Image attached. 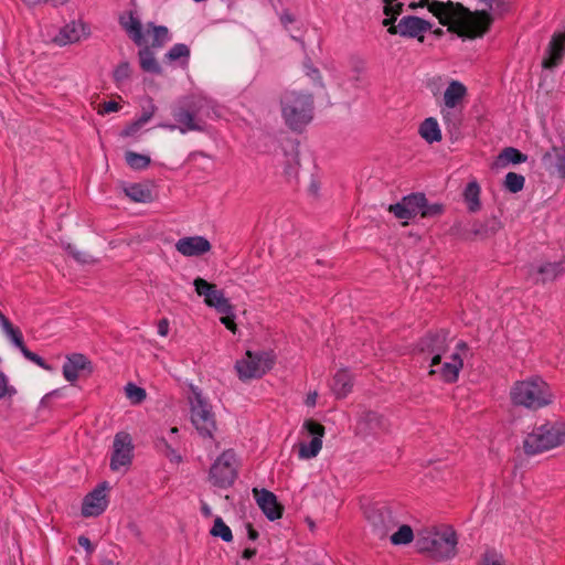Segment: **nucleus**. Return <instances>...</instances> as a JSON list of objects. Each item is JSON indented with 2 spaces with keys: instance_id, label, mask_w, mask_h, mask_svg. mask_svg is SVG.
<instances>
[{
  "instance_id": "nucleus-1",
  "label": "nucleus",
  "mask_w": 565,
  "mask_h": 565,
  "mask_svg": "<svg viewBox=\"0 0 565 565\" xmlns=\"http://www.w3.org/2000/svg\"><path fill=\"white\" fill-rule=\"evenodd\" d=\"M427 8L440 24L460 38L478 39L487 34L492 25V18L486 11H471L460 2L419 0L412 2L411 9Z\"/></svg>"
},
{
  "instance_id": "nucleus-2",
  "label": "nucleus",
  "mask_w": 565,
  "mask_h": 565,
  "mask_svg": "<svg viewBox=\"0 0 565 565\" xmlns=\"http://www.w3.org/2000/svg\"><path fill=\"white\" fill-rule=\"evenodd\" d=\"M458 537L450 526L443 531L437 527H427L418 531L416 547L419 553L427 554L437 562L454 558L457 555Z\"/></svg>"
},
{
  "instance_id": "nucleus-3",
  "label": "nucleus",
  "mask_w": 565,
  "mask_h": 565,
  "mask_svg": "<svg viewBox=\"0 0 565 565\" xmlns=\"http://www.w3.org/2000/svg\"><path fill=\"white\" fill-rule=\"evenodd\" d=\"M315 102L310 93L287 89L280 96L281 117L292 131L302 129L313 118Z\"/></svg>"
},
{
  "instance_id": "nucleus-4",
  "label": "nucleus",
  "mask_w": 565,
  "mask_h": 565,
  "mask_svg": "<svg viewBox=\"0 0 565 565\" xmlns=\"http://www.w3.org/2000/svg\"><path fill=\"white\" fill-rule=\"evenodd\" d=\"M513 405L529 409H539L552 403V392L548 384L540 376L515 382L510 390Z\"/></svg>"
},
{
  "instance_id": "nucleus-5",
  "label": "nucleus",
  "mask_w": 565,
  "mask_h": 565,
  "mask_svg": "<svg viewBox=\"0 0 565 565\" xmlns=\"http://www.w3.org/2000/svg\"><path fill=\"white\" fill-rule=\"evenodd\" d=\"M565 443V433L555 424L546 423L535 427L523 440L524 452L537 455Z\"/></svg>"
},
{
  "instance_id": "nucleus-6",
  "label": "nucleus",
  "mask_w": 565,
  "mask_h": 565,
  "mask_svg": "<svg viewBox=\"0 0 565 565\" xmlns=\"http://www.w3.org/2000/svg\"><path fill=\"white\" fill-rule=\"evenodd\" d=\"M191 423L199 435L203 438H213L216 430L215 414L211 404L203 397L198 388H192V395L189 396Z\"/></svg>"
},
{
  "instance_id": "nucleus-7",
  "label": "nucleus",
  "mask_w": 565,
  "mask_h": 565,
  "mask_svg": "<svg viewBox=\"0 0 565 565\" xmlns=\"http://www.w3.org/2000/svg\"><path fill=\"white\" fill-rule=\"evenodd\" d=\"M207 102L203 98L193 99L186 107H179L173 110L172 116L179 126L173 124H161L160 127L170 130L179 129L182 134L188 131H203L204 126L201 115Z\"/></svg>"
},
{
  "instance_id": "nucleus-8",
  "label": "nucleus",
  "mask_w": 565,
  "mask_h": 565,
  "mask_svg": "<svg viewBox=\"0 0 565 565\" xmlns=\"http://www.w3.org/2000/svg\"><path fill=\"white\" fill-rule=\"evenodd\" d=\"M238 476V463L234 450L223 451L210 468V481L213 486L227 489Z\"/></svg>"
},
{
  "instance_id": "nucleus-9",
  "label": "nucleus",
  "mask_w": 565,
  "mask_h": 565,
  "mask_svg": "<svg viewBox=\"0 0 565 565\" xmlns=\"http://www.w3.org/2000/svg\"><path fill=\"white\" fill-rule=\"evenodd\" d=\"M467 94V87L461 82L452 79L448 84L444 92V106L440 109L445 124L452 125L454 127L458 126L460 119L456 116V111L462 109Z\"/></svg>"
},
{
  "instance_id": "nucleus-10",
  "label": "nucleus",
  "mask_w": 565,
  "mask_h": 565,
  "mask_svg": "<svg viewBox=\"0 0 565 565\" xmlns=\"http://www.w3.org/2000/svg\"><path fill=\"white\" fill-rule=\"evenodd\" d=\"M273 366L269 353L246 351L245 356L235 364L241 380L262 377Z\"/></svg>"
},
{
  "instance_id": "nucleus-11",
  "label": "nucleus",
  "mask_w": 565,
  "mask_h": 565,
  "mask_svg": "<svg viewBox=\"0 0 565 565\" xmlns=\"http://www.w3.org/2000/svg\"><path fill=\"white\" fill-rule=\"evenodd\" d=\"M134 458V445L128 433L119 431L115 435L113 452L110 457V469L118 471L131 465Z\"/></svg>"
},
{
  "instance_id": "nucleus-12",
  "label": "nucleus",
  "mask_w": 565,
  "mask_h": 565,
  "mask_svg": "<svg viewBox=\"0 0 565 565\" xmlns=\"http://www.w3.org/2000/svg\"><path fill=\"white\" fill-rule=\"evenodd\" d=\"M431 23L425 19L416 15L403 17L397 26L387 29V32L392 35L399 34L404 38L417 39L418 42L423 43L425 40V33L431 29Z\"/></svg>"
},
{
  "instance_id": "nucleus-13",
  "label": "nucleus",
  "mask_w": 565,
  "mask_h": 565,
  "mask_svg": "<svg viewBox=\"0 0 565 565\" xmlns=\"http://www.w3.org/2000/svg\"><path fill=\"white\" fill-rule=\"evenodd\" d=\"M388 427L390 423L382 414L365 409L361 412L358 417L355 434L365 438L372 435L386 433Z\"/></svg>"
},
{
  "instance_id": "nucleus-14",
  "label": "nucleus",
  "mask_w": 565,
  "mask_h": 565,
  "mask_svg": "<svg viewBox=\"0 0 565 565\" xmlns=\"http://www.w3.org/2000/svg\"><path fill=\"white\" fill-rule=\"evenodd\" d=\"M366 519L370 522L374 534L379 539H384L398 524L392 510L387 507L371 508L366 512Z\"/></svg>"
},
{
  "instance_id": "nucleus-15",
  "label": "nucleus",
  "mask_w": 565,
  "mask_h": 565,
  "mask_svg": "<svg viewBox=\"0 0 565 565\" xmlns=\"http://www.w3.org/2000/svg\"><path fill=\"white\" fill-rule=\"evenodd\" d=\"M303 428L312 436L309 444L301 443L299 445V458L311 459L318 456L322 448V437L324 436L326 428L322 424L313 420L306 419Z\"/></svg>"
},
{
  "instance_id": "nucleus-16",
  "label": "nucleus",
  "mask_w": 565,
  "mask_h": 565,
  "mask_svg": "<svg viewBox=\"0 0 565 565\" xmlns=\"http://www.w3.org/2000/svg\"><path fill=\"white\" fill-rule=\"evenodd\" d=\"M448 332L440 330L435 333H428L418 342V349L422 352L433 354L430 366H437L441 363V355L447 351Z\"/></svg>"
},
{
  "instance_id": "nucleus-17",
  "label": "nucleus",
  "mask_w": 565,
  "mask_h": 565,
  "mask_svg": "<svg viewBox=\"0 0 565 565\" xmlns=\"http://www.w3.org/2000/svg\"><path fill=\"white\" fill-rule=\"evenodd\" d=\"M565 273V259L558 262H545L539 266H530L527 276L534 284H547L554 281Z\"/></svg>"
},
{
  "instance_id": "nucleus-18",
  "label": "nucleus",
  "mask_w": 565,
  "mask_h": 565,
  "mask_svg": "<svg viewBox=\"0 0 565 565\" xmlns=\"http://www.w3.org/2000/svg\"><path fill=\"white\" fill-rule=\"evenodd\" d=\"M107 489L108 483L103 482L84 498L82 504V514L84 516H98L106 510L108 505Z\"/></svg>"
},
{
  "instance_id": "nucleus-19",
  "label": "nucleus",
  "mask_w": 565,
  "mask_h": 565,
  "mask_svg": "<svg viewBox=\"0 0 565 565\" xmlns=\"http://www.w3.org/2000/svg\"><path fill=\"white\" fill-rule=\"evenodd\" d=\"M565 56V31L563 33H554L546 47L542 66L545 70H554L559 66Z\"/></svg>"
},
{
  "instance_id": "nucleus-20",
  "label": "nucleus",
  "mask_w": 565,
  "mask_h": 565,
  "mask_svg": "<svg viewBox=\"0 0 565 565\" xmlns=\"http://www.w3.org/2000/svg\"><path fill=\"white\" fill-rule=\"evenodd\" d=\"M254 498L263 511V513L270 520L275 521L282 515V507L278 503L277 497L266 489H253Z\"/></svg>"
},
{
  "instance_id": "nucleus-21",
  "label": "nucleus",
  "mask_w": 565,
  "mask_h": 565,
  "mask_svg": "<svg viewBox=\"0 0 565 565\" xmlns=\"http://www.w3.org/2000/svg\"><path fill=\"white\" fill-rule=\"evenodd\" d=\"M541 161L543 168L551 174L565 179V147L553 146L543 153Z\"/></svg>"
},
{
  "instance_id": "nucleus-22",
  "label": "nucleus",
  "mask_w": 565,
  "mask_h": 565,
  "mask_svg": "<svg viewBox=\"0 0 565 565\" xmlns=\"http://www.w3.org/2000/svg\"><path fill=\"white\" fill-rule=\"evenodd\" d=\"M211 248V243L203 236L183 237L175 244V249L188 257L201 256L210 252Z\"/></svg>"
},
{
  "instance_id": "nucleus-23",
  "label": "nucleus",
  "mask_w": 565,
  "mask_h": 565,
  "mask_svg": "<svg viewBox=\"0 0 565 565\" xmlns=\"http://www.w3.org/2000/svg\"><path fill=\"white\" fill-rule=\"evenodd\" d=\"M87 370L92 373L93 367L90 361L81 353H73L66 356L63 364V375L66 381L73 383L78 379L79 371Z\"/></svg>"
},
{
  "instance_id": "nucleus-24",
  "label": "nucleus",
  "mask_w": 565,
  "mask_h": 565,
  "mask_svg": "<svg viewBox=\"0 0 565 565\" xmlns=\"http://www.w3.org/2000/svg\"><path fill=\"white\" fill-rule=\"evenodd\" d=\"M463 367V360L459 353H452L450 361L445 362L439 369L431 367L429 375H439L446 383H455L458 380L459 372Z\"/></svg>"
},
{
  "instance_id": "nucleus-25",
  "label": "nucleus",
  "mask_w": 565,
  "mask_h": 565,
  "mask_svg": "<svg viewBox=\"0 0 565 565\" xmlns=\"http://www.w3.org/2000/svg\"><path fill=\"white\" fill-rule=\"evenodd\" d=\"M193 285L195 292L200 297H204V302L207 307L213 308L217 306L225 297L223 290L218 289L215 284L198 277L194 279Z\"/></svg>"
},
{
  "instance_id": "nucleus-26",
  "label": "nucleus",
  "mask_w": 565,
  "mask_h": 565,
  "mask_svg": "<svg viewBox=\"0 0 565 565\" xmlns=\"http://www.w3.org/2000/svg\"><path fill=\"white\" fill-rule=\"evenodd\" d=\"M86 26L79 21H72L63 26L57 36V42L62 45L78 42L86 36Z\"/></svg>"
},
{
  "instance_id": "nucleus-27",
  "label": "nucleus",
  "mask_w": 565,
  "mask_h": 565,
  "mask_svg": "<svg viewBox=\"0 0 565 565\" xmlns=\"http://www.w3.org/2000/svg\"><path fill=\"white\" fill-rule=\"evenodd\" d=\"M119 22L135 44L142 45L145 43L141 22L132 12L127 18L120 17Z\"/></svg>"
},
{
  "instance_id": "nucleus-28",
  "label": "nucleus",
  "mask_w": 565,
  "mask_h": 565,
  "mask_svg": "<svg viewBox=\"0 0 565 565\" xmlns=\"http://www.w3.org/2000/svg\"><path fill=\"white\" fill-rule=\"evenodd\" d=\"M352 387V376L347 370H340L334 374L331 388L338 398L345 397Z\"/></svg>"
},
{
  "instance_id": "nucleus-29",
  "label": "nucleus",
  "mask_w": 565,
  "mask_h": 565,
  "mask_svg": "<svg viewBox=\"0 0 565 565\" xmlns=\"http://www.w3.org/2000/svg\"><path fill=\"white\" fill-rule=\"evenodd\" d=\"M500 227V221H498L495 217H491L484 222L475 221L471 224L470 233L473 235V237L484 238L495 234Z\"/></svg>"
},
{
  "instance_id": "nucleus-30",
  "label": "nucleus",
  "mask_w": 565,
  "mask_h": 565,
  "mask_svg": "<svg viewBox=\"0 0 565 565\" xmlns=\"http://www.w3.org/2000/svg\"><path fill=\"white\" fill-rule=\"evenodd\" d=\"M480 193L481 189L476 180L470 181L465 188L463 200L469 212L476 213L481 209Z\"/></svg>"
},
{
  "instance_id": "nucleus-31",
  "label": "nucleus",
  "mask_w": 565,
  "mask_h": 565,
  "mask_svg": "<svg viewBox=\"0 0 565 565\" xmlns=\"http://www.w3.org/2000/svg\"><path fill=\"white\" fill-rule=\"evenodd\" d=\"M419 135L428 143L441 140V131L434 117L426 118L419 126Z\"/></svg>"
},
{
  "instance_id": "nucleus-32",
  "label": "nucleus",
  "mask_w": 565,
  "mask_h": 565,
  "mask_svg": "<svg viewBox=\"0 0 565 565\" xmlns=\"http://www.w3.org/2000/svg\"><path fill=\"white\" fill-rule=\"evenodd\" d=\"M138 56L142 71L158 75L162 73V68L149 46H145L143 49L139 50Z\"/></svg>"
},
{
  "instance_id": "nucleus-33",
  "label": "nucleus",
  "mask_w": 565,
  "mask_h": 565,
  "mask_svg": "<svg viewBox=\"0 0 565 565\" xmlns=\"http://www.w3.org/2000/svg\"><path fill=\"white\" fill-rule=\"evenodd\" d=\"M125 194L134 202L148 203L152 201V193L149 188L140 183H134L124 189Z\"/></svg>"
},
{
  "instance_id": "nucleus-34",
  "label": "nucleus",
  "mask_w": 565,
  "mask_h": 565,
  "mask_svg": "<svg viewBox=\"0 0 565 565\" xmlns=\"http://www.w3.org/2000/svg\"><path fill=\"white\" fill-rule=\"evenodd\" d=\"M526 159V154L522 153L516 148L507 147L500 152L498 157V164L501 167H505L509 163L519 164L525 162Z\"/></svg>"
},
{
  "instance_id": "nucleus-35",
  "label": "nucleus",
  "mask_w": 565,
  "mask_h": 565,
  "mask_svg": "<svg viewBox=\"0 0 565 565\" xmlns=\"http://www.w3.org/2000/svg\"><path fill=\"white\" fill-rule=\"evenodd\" d=\"M402 201L411 213V218H414L416 215H420V211L425 206L426 196L424 193H412L404 196Z\"/></svg>"
},
{
  "instance_id": "nucleus-36",
  "label": "nucleus",
  "mask_w": 565,
  "mask_h": 565,
  "mask_svg": "<svg viewBox=\"0 0 565 565\" xmlns=\"http://www.w3.org/2000/svg\"><path fill=\"white\" fill-rule=\"evenodd\" d=\"M413 540V529L407 524L401 525L398 530L391 535V543L393 545H406L409 544Z\"/></svg>"
},
{
  "instance_id": "nucleus-37",
  "label": "nucleus",
  "mask_w": 565,
  "mask_h": 565,
  "mask_svg": "<svg viewBox=\"0 0 565 565\" xmlns=\"http://www.w3.org/2000/svg\"><path fill=\"white\" fill-rule=\"evenodd\" d=\"M210 534L215 537H221L224 542L233 540L232 530L225 524L221 516H216Z\"/></svg>"
},
{
  "instance_id": "nucleus-38",
  "label": "nucleus",
  "mask_w": 565,
  "mask_h": 565,
  "mask_svg": "<svg viewBox=\"0 0 565 565\" xmlns=\"http://www.w3.org/2000/svg\"><path fill=\"white\" fill-rule=\"evenodd\" d=\"M156 449L171 462L179 463L181 461V456L164 438H158L156 440Z\"/></svg>"
},
{
  "instance_id": "nucleus-39",
  "label": "nucleus",
  "mask_w": 565,
  "mask_h": 565,
  "mask_svg": "<svg viewBox=\"0 0 565 565\" xmlns=\"http://www.w3.org/2000/svg\"><path fill=\"white\" fill-rule=\"evenodd\" d=\"M149 28L152 29L153 40L151 43L152 47H161L168 41H170L169 30L163 25H154L153 23H149Z\"/></svg>"
},
{
  "instance_id": "nucleus-40",
  "label": "nucleus",
  "mask_w": 565,
  "mask_h": 565,
  "mask_svg": "<svg viewBox=\"0 0 565 565\" xmlns=\"http://www.w3.org/2000/svg\"><path fill=\"white\" fill-rule=\"evenodd\" d=\"M525 179L522 174L509 172L504 179V186L511 193H518L524 188Z\"/></svg>"
},
{
  "instance_id": "nucleus-41",
  "label": "nucleus",
  "mask_w": 565,
  "mask_h": 565,
  "mask_svg": "<svg viewBox=\"0 0 565 565\" xmlns=\"http://www.w3.org/2000/svg\"><path fill=\"white\" fill-rule=\"evenodd\" d=\"M125 157L128 166L136 170L146 169L150 163L149 157L134 151H127Z\"/></svg>"
},
{
  "instance_id": "nucleus-42",
  "label": "nucleus",
  "mask_w": 565,
  "mask_h": 565,
  "mask_svg": "<svg viewBox=\"0 0 565 565\" xmlns=\"http://www.w3.org/2000/svg\"><path fill=\"white\" fill-rule=\"evenodd\" d=\"M480 3L484 4L487 9H482L481 11H486L491 18L494 14H502L508 10L509 0H479ZM494 19H492L493 21Z\"/></svg>"
},
{
  "instance_id": "nucleus-43",
  "label": "nucleus",
  "mask_w": 565,
  "mask_h": 565,
  "mask_svg": "<svg viewBox=\"0 0 565 565\" xmlns=\"http://www.w3.org/2000/svg\"><path fill=\"white\" fill-rule=\"evenodd\" d=\"M479 565H505L501 553L494 548H488L480 558Z\"/></svg>"
},
{
  "instance_id": "nucleus-44",
  "label": "nucleus",
  "mask_w": 565,
  "mask_h": 565,
  "mask_svg": "<svg viewBox=\"0 0 565 565\" xmlns=\"http://www.w3.org/2000/svg\"><path fill=\"white\" fill-rule=\"evenodd\" d=\"M190 49L183 43L174 44L166 54V58L173 62L180 58H189Z\"/></svg>"
},
{
  "instance_id": "nucleus-45",
  "label": "nucleus",
  "mask_w": 565,
  "mask_h": 565,
  "mask_svg": "<svg viewBox=\"0 0 565 565\" xmlns=\"http://www.w3.org/2000/svg\"><path fill=\"white\" fill-rule=\"evenodd\" d=\"M65 249L76 262L81 264H90L94 262V258L90 254H88L87 252L78 250L72 244H67Z\"/></svg>"
},
{
  "instance_id": "nucleus-46",
  "label": "nucleus",
  "mask_w": 565,
  "mask_h": 565,
  "mask_svg": "<svg viewBox=\"0 0 565 565\" xmlns=\"http://www.w3.org/2000/svg\"><path fill=\"white\" fill-rule=\"evenodd\" d=\"M125 390L127 397L135 404H139L146 398V391L132 383H129Z\"/></svg>"
},
{
  "instance_id": "nucleus-47",
  "label": "nucleus",
  "mask_w": 565,
  "mask_h": 565,
  "mask_svg": "<svg viewBox=\"0 0 565 565\" xmlns=\"http://www.w3.org/2000/svg\"><path fill=\"white\" fill-rule=\"evenodd\" d=\"M3 331L20 351H22V348H26L21 331L18 328H14L12 323L3 328Z\"/></svg>"
},
{
  "instance_id": "nucleus-48",
  "label": "nucleus",
  "mask_w": 565,
  "mask_h": 565,
  "mask_svg": "<svg viewBox=\"0 0 565 565\" xmlns=\"http://www.w3.org/2000/svg\"><path fill=\"white\" fill-rule=\"evenodd\" d=\"M131 70L128 62L120 63L114 71V81L121 84L130 77Z\"/></svg>"
},
{
  "instance_id": "nucleus-49",
  "label": "nucleus",
  "mask_w": 565,
  "mask_h": 565,
  "mask_svg": "<svg viewBox=\"0 0 565 565\" xmlns=\"http://www.w3.org/2000/svg\"><path fill=\"white\" fill-rule=\"evenodd\" d=\"M444 212V205L439 203H428L426 199L425 206L420 211L422 217H434L440 215Z\"/></svg>"
},
{
  "instance_id": "nucleus-50",
  "label": "nucleus",
  "mask_w": 565,
  "mask_h": 565,
  "mask_svg": "<svg viewBox=\"0 0 565 565\" xmlns=\"http://www.w3.org/2000/svg\"><path fill=\"white\" fill-rule=\"evenodd\" d=\"M21 353L23 354V356L26 360L35 363L36 365H39L43 370H46V371H51L52 370V367L45 362V360L43 358H41L36 353L30 351L28 348H22Z\"/></svg>"
},
{
  "instance_id": "nucleus-51",
  "label": "nucleus",
  "mask_w": 565,
  "mask_h": 565,
  "mask_svg": "<svg viewBox=\"0 0 565 565\" xmlns=\"http://www.w3.org/2000/svg\"><path fill=\"white\" fill-rule=\"evenodd\" d=\"M388 211L391 213H393L396 218H399V220H411V213L405 207V205H404L402 200L399 202L395 203V204H391L388 206Z\"/></svg>"
},
{
  "instance_id": "nucleus-52",
  "label": "nucleus",
  "mask_w": 565,
  "mask_h": 565,
  "mask_svg": "<svg viewBox=\"0 0 565 565\" xmlns=\"http://www.w3.org/2000/svg\"><path fill=\"white\" fill-rule=\"evenodd\" d=\"M157 111V106L154 105L152 98L147 99V105L142 106V114L138 118L141 124L146 125Z\"/></svg>"
},
{
  "instance_id": "nucleus-53",
  "label": "nucleus",
  "mask_w": 565,
  "mask_h": 565,
  "mask_svg": "<svg viewBox=\"0 0 565 565\" xmlns=\"http://www.w3.org/2000/svg\"><path fill=\"white\" fill-rule=\"evenodd\" d=\"M15 388L9 385V381L7 375L0 371V399L6 397L7 395L15 394Z\"/></svg>"
},
{
  "instance_id": "nucleus-54",
  "label": "nucleus",
  "mask_w": 565,
  "mask_h": 565,
  "mask_svg": "<svg viewBox=\"0 0 565 565\" xmlns=\"http://www.w3.org/2000/svg\"><path fill=\"white\" fill-rule=\"evenodd\" d=\"M404 4L399 1L392 3L388 7H384L383 11L386 17L397 18L403 12Z\"/></svg>"
},
{
  "instance_id": "nucleus-55",
  "label": "nucleus",
  "mask_w": 565,
  "mask_h": 565,
  "mask_svg": "<svg viewBox=\"0 0 565 565\" xmlns=\"http://www.w3.org/2000/svg\"><path fill=\"white\" fill-rule=\"evenodd\" d=\"M221 322L233 333L237 331L234 312L221 317Z\"/></svg>"
},
{
  "instance_id": "nucleus-56",
  "label": "nucleus",
  "mask_w": 565,
  "mask_h": 565,
  "mask_svg": "<svg viewBox=\"0 0 565 565\" xmlns=\"http://www.w3.org/2000/svg\"><path fill=\"white\" fill-rule=\"evenodd\" d=\"M213 308L224 316L234 312V307L226 297H224V299Z\"/></svg>"
},
{
  "instance_id": "nucleus-57",
  "label": "nucleus",
  "mask_w": 565,
  "mask_h": 565,
  "mask_svg": "<svg viewBox=\"0 0 565 565\" xmlns=\"http://www.w3.org/2000/svg\"><path fill=\"white\" fill-rule=\"evenodd\" d=\"M120 109V105L115 100L105 102L99 109V114H109L114 111H118Z\"/></svg>"
},
{
  "instance_id": "nucleus-58",
  "label": "nucleus",
  "mask_w": 565,
  "mask_h": 565,
  "mask_svg": "<svg viewBox=\"0 0 565 565\" xmlns=\"http://www.w3.org/2000/svg\"><path fill=\"white\" fill-rule=\"evenodd\" d=\"M142 126H143V124H141L140 120L137 119L136 121H134L129 126H127L122 130L121 135L125 137L134 136Z\"/></svg>"
},
{
  "instance_id": "nucleus-59",
  "label": "nucleus",
  "mask_w": 565,
  "mask_h": 565,
  "mask_svg": "<svg viewBox=\"0 0 565 565\" xmlns=\"http://www.w3.org/2000/svg\"><path fill=\"white\" fill-rule=\"evenodd\" d=\"M78 544L85 548V551L87 552L88 555L93 554L94 552V546L93 544L90 543L89 539L84 536V535H81L78 537Z\"/></svg>"
},
{
  "instance_id": "nucleus-60",
  "label": "nucleus",
  "mask_w": 565,
  "mask_h": 565,
  "mask_svg": "<svg viewBox=\"0 0 565 565\" xmlns=\"http://www.w3.org/2000/svg\"><path fill=\"white\" fill-rule=\"evenodd\" d=\"M169 332V322L167 319H161L158 323V333L161 337L168 335Z\"/></svg>"
},
{
  "instance_id": "nucleus-61",
  "label": "nucleus",
  "mask_w": 565,
  "mask_h": 565,
  "mask_svg": "<svg viewBox=\"0 0 565 565\" xmlns=\"http://www.w3.org/2000/svg\"><path fill=\"white\" fill-rule=\"evenodd\" d=\"M295 21L292 14L288 11H285L281 15H280V22L284 24V25H287L289 23H292Z\"/></svg>"
},
{
  "instance_id": "nucleus-62",
  "label": "nucleus",
  "mask_w": 565,
  "mask_h": 565,
  "mask_svg": "<svg viewBox=\"0 0 565 565\" xmlns=\"http://www.w3.org/2000/svg\"><path fill=\"white\" fill-rule=\"evenodd\" d=\"M247 535L248 539L255 541L258 539V532L253 527L250 523L247 524Z\"/></svg>"
},
{
  "instance_id": "nucleus-63",
  "label": "nucleus",
  "mask_w": 565,
  "mask_h": 565,
  "mask_svg": "<svg viewBox=\"0 0 565 565\" xmlns=\"http://www.w3.org/2000/svg\"><path fill=\"white\" fill-rule=\"evenodd\" d=\"M317 397H318L317 392L309 393L307 398H306V405L307 406H315L316 402H317Z\"/></svg>"
},
{
  "instance_id": "nucleus-64",
  "label": "nucleus",
  "mask_w": 565,
  "mask_h": 565,
  "mask_svg": "<svg viewBox=\"0 0 565 565\" xmlns=\"http://www.w3.org/2000/svg\"><path fill=\"white\" fill-rule=\"evenodd\" d=\"M255 555H256V548H245L242 554V557L245 559H250Z\"/></svg>"
}]
</instances>
